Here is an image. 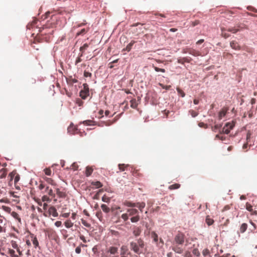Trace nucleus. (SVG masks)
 <instances>
[{
	"label": "nucleus",
	"mask_w": 257,
	"mask_h": 257,
	"mask_svg": "<svg viewBox=\"0 0 257 257\" xmlns=\"http://www.w3.org/2000/svg\"><path fill=\"white\" fill-rule=\"evenodd\" d=\"M185 236L184 234L179 231L175 236L174 239L172 250L177 253H182L184 249L182 248V245L185 241Z\"/></svg>",
	"instance_id": "f257e3e1"
},
{
	"label": "nucleus",
	"mask_w": 257,
	"mask_h": 257,
	"mask_svg": "<svg viewBox=\"0 0 257 257\" xmlns=\"http://www.w3.org/2000/svg\"><path fill=\"white\" fill-rule=\"evenodd\" d=\"M144 246V241L141 238L137 239L136 241H132L130 243V248L131 250L138 254L142 252V249L143 248Z\"/></svg>",
	"instance_id": "f03ea898"
},
{
	"label": "nucleus",
	"mask_w": 257,
	"mask_h": 257,
	"mask_svg": "<svg viewBox=\"0 0 257 257\" xmlns=\"http://www.w3.org/2000/svg\"><path fill=\"white\" fill-rule=\"evenodd\" d=\"M83 89L80 92V96L83 99H85L89 94V87L87 83L83 84Z\"/></svg>",
	"instance_id": "7ed1b4c3"
},
{
	"label": "nucleus",
	"mask_w": 257,
	"mask_h": 257,
	"mask_svg": "<svg viewBox=\"0 0 257 257\" xmlns=\"http://www.w3.org/2000/svg\"><path fill=\"white\" fill-rule=\"evenodd\" d=\"M57 195L59 198H64L66 196V190L63 188H58L57 186L54 187Z\"/></svg>",
	"instance_id": "20e7f679"
},
{
	"label": "nucleus",
	"mask_w": 257,
	"mask_h": 257,
	"mask_svg": "<svg viewBox=\"0 0 257 257\" xmlns=\"http://www.w3.org/2000/svg\"><path fill=\"white\" fill-rule=\"evenodd\" d=\"M50 26L48 25H44L42 28H39V32L42 33V35H46L47 34H52L53 32V30H51L50 31H46V32H43L45 30H46L47 28H49Z\"/></svg>",
	"instance_id": "39448f33"
},
{
	"label": "nucleus",
	"mask_w": 257,
	"mask_h": 257,
	"mask_svg": "<svg viewBox=\"0 0 257 257\" xmlns=\"http://www.w3.org/2000/svg\"><path fill=\"white\" fill-rule=\"evenodd\" d=\"M230 46L232 49L235 50H239L241 49L240 46L235 41H232L230 42Z\"/></svg>",
	"instance_id": "423d86ee"
},
{
	"label": "nucleus",
	"mask_w": 257,
	"mask_h": 257,
	"mask_svg": "<svg viewBox=\"0 0 257 257\" xmlns=\"http://www.w3.org/2000/svg\"><path fill=\"white\" fill-rule=\"evenodd\" d=\"M128 248L126 245H123L120 247V255H125V254H131L130 252L127 253Z\"/></svg>",
	"instance_id": "0eeeda50"
},
{
	"label": "nucleus",
	"mask_w": 257,
	"mask_h": 257,
	"mask_svg": "<svg viewBox=\"0 0 257 257\" xmlns=\"http://www.w3.org/2000/svg\"><path fill=\"white\" fill-rule=\"evenodd\" d=\"M67 130L68 132L70 134H74L75 133V131H77V128L72 123L68 126Z\"/></svg>",
	"instance_id": "6e6552de"
},
{
	"label": "nucleus",
	"mask_w": 257,
	"mask_h": 257,
	"mask_svg": "<svg viewBox=\"0 0 257 257\" xmlns=\"http://www.w3.org/2000/svg\"><path fill=\"white\" fill-rule=\"evenodd\" d=\"M48 212L50 215L54 217H57L58 215L56 208L53 206H51L49 208Z\"/></svg>",
	"instance_id": "1a4fd4ad"
},
{
	"label": "nucleus",
	"mask_w": 257,
	"mask_h": 257,
	"mask_svg": "<svg viewBox=\"0 0 257 257\" xmlns=\"http://www.w3.org/2000/svg\"><path fill=\"white\" fill-rule=\"evenodd\" d=\"M11 245L12 247L14 248H15L17 249V252L19 253L20 255H21L22 254V251L20 250V249L19 248L18 246V244L17 243L16 241L14 240H12L11 242Z\"/></svg>",
	"instance_id": "9d476101"
},
{
	"label": "nucleus",
	"mask_w": 257,
	"mask_h": 257,
	"mask_svg": "<svg viewBox=\"0 0 257 257\" xmlns=\"http://www.w3.org/2000/svg\"><path fill=\"white\" fill-rule=\"evenodd\" d=\"M31 238H32V241L33 242V243L34 245V247L36 248L37 247L39 246V242L37 240V238L36 236L34 235L33 234H30Z\"/></svg>",
	"instance_id": "9b49d317"
},
{
	"label": "nucleus",
	"mask_w": 257,
	"mask_h": 257,
	"mask_svg": "<svg viewBox=\"0 0 257 257\" xmlns=\"http://www.w3.org/2000/svg\"><path fill=\"white\" fill-rule=\"evenodd\" d=\"M38 22V20L37 19L34 20L30 24H29L27 27L29 29H33L34 28H37V24Z\"/></svg>",
	"instance_id": "f8f14e48"
},
{
	"label": "nucleus",
	"mask_w": 257,
	"mask_h": 257,
	"mask_svg": "<svg viewBox=\"0 0 257 257\" xmlns=\"http://www.w3.org/2000/svg\"><path fill=\"white\" fill-rule=\"evenodd\" d=\"M127 212L128 213V216H135L138 214V211L136 209H128Z\"/></svg>",
	"instance_id": "ddd939ff"
},
{
	"label": "nucleus",
	"mask_w": 257,
	"mask_h": 257,
	"mask_svg": "<svg viewBox=\"0 0 257 257\" xmlns=\"http://www.w3.org/2000/svg\"><path fill=\"white\" fill-rule=\"evenodd\" d=\"M227 111V110L226 108H222L218 114V117L219 119H221L222 117H223L226 115Z\"/></svg>",
	"instance_id": "4468645a"
},
{
	"label": "nucleus",
	"mask_w": 257,
	"mask_h": 257,
	"mask_svg": "<svg viewBox=\"0 0 257 257\" xmlns=\"http://www.w3.org/2000/svg\"><path fill=\"white\" fill-rule=\"evenodd\" d=\"M141 231L142 230L139 227H135L133 230V234L135 236H138L140 235Z\"/></svg>",
	"instance_id": "2eb2a0df"
},
{
	"label": "nucleus",
	"mask_w": 257,
	"mask_h": 257,
	"mask_svg": "<svg viewBox=\"0 0 257 257\" xmlns=\"http://www.w3.org/2000/svg\"><path fill=\"white\" fill-rule=\"evenodd\" d=\"M132 175L136 177H141L143 176V175L141 174L138 170L134 169L132 171Z\"/></svg>",
	"instance_id": "dca6fc26"
},
{
	"label": "nucleus",
	"mask_w": 257,
	"mask_h": 257,
	"mask_svg": "<svg viewBox=\"0 0 257 257\" xmlns=\"http://www.w3.org/2000/svg\"><path fill=\"white\" fill-rule=\"evenodd\" d=\"M93 171V169L91 167H87L85 171V175L86 176H89L91 175Z\"/></svg>",
	"instance_id": "f3484780"
},
{
	"label": "nucleus",
	"mask_w": 257,
	"mask_h": 257,
	"mask_svg": "<svg viewBox=\"0 0 257 257\" xmlns=\"http://www.w3.org/2000/svg\"><path fill=\"white\" fill-rule=\"evenodd\" d=\"M136 43L135 41H132L125 47V48L123 49V51H127V52L130 51L131 50L132 46Z\"/></svg>",
	"instance_id": "a211bd4d"
},
{
	"label": "nucleus",
	"mask_w": 257,
	"mask_h": 257,
	"mask_svg": "<svg viewBox=\"0 0 257 257\" xmlns=\"http://www.w3.org/2000/svg\"><path fill=\"white\" fill-rule=\"evenodd\" d=\"M146 204L145 202H138L137 203L136 207H138L141 212H143V209L145 207Z\"/></svg>",
	"instance_id": "6ab92c4d"
},
{
	"label": "nucleus",
	"mask_w": 257,
	"mask_h": 257,
	"mask_svg": "<svg viewBox=\"0 0 257 257\" xmlns=\"http://www.w3.org/2000/svg\"><path fill=\"white\" fill-rule=\"evenodd\" d=\"M45 179L48 183H49L55 187H56L57 186V184H56L55 181L51 178L46 177L45 178Z\"/></svg>",
	"instance_id": "aec40b11"
},
{
	"label": "nucleus",
	"mask_w": 257,
	"mask_h": 257,
	"mask_svg": "<svg viewBox=\"0 0 257 257\" xmlns=\"http://www.w3.org/2000/svg\"><path fill=\"white\" fill-rule=\"evenodd\" d=\"M131 107L133 108H137L138 106V103L136 99H133L130 101Z\"/></svg>",
	"instance_id": "412c9836"
},
{
	"label": "nucleus",
	"mask_w": 257,
	"mask_h": 257,
	"mask_svg": "<svg viewBox=\"0 0 257 257\" xmlns=\"http://www.w3.org/2000/svg\"><path fill=\"white\" fill-rule=\"evenodd\" d=\"M91 184V185L95 186L96 188H99L102 186L101 183L99 181H93Z\"/></svg>",
	"instance_id": "4be33fe9"
},
{
	"label": "nucleus",
	"mask_w": 257,
	"mask_h": 257,
	"mask_svg": "<svg viewBox=\"0 0 257 257\" xmlns=\"http://www.w3.org/2000/svg\"><path fill=\"white\" fill-rule=\"evenodd\" d=\"M88 46H89L88 44L85 43L80 48V51L81 52L80 56H82L84 51L87 49V48L88 47Z\"/></svg>",
	"instance_id": "5701e85b"
},
{
	"label": "nucleus",
	"mask_w": 257,
	"mask_h": 257,
	"mask_svg": "<svg viewBox=\"0 0 257 257\" xmlns=\"http://www.w3.org/2000/svg\"><path fill=\"white\" fill-rule=\"evenodd\" d=\"M221 35L224 38H227L229 37L230 35L225 32L226 29L224 28H221Z\"/></svg>",
	"instance_id": "b1692460"
},
{
	"label": "nucleus",
	"mask_w": 257,
	"mask_h": 257,
	"mask_svg": "<svg viewBox=\"0 0 257 257\" xmlns=\"http://www.w3.org/2000/svg\"><path fill=\"white\" fill-rule=\"evenodd\" d=\"M64 225L65 226V227L67 228H69L73 226V223L71 222V221L70 220H67L65 223H64Z\"/></svg>",
	"instance_id": "393cba45"
},
{
	"label": "nucleus",
	"mask_w": 257,
	"mask_h": 257,
	"mask_svg": "<svg viewBox=\"0 0 257 257\" xmlns=\"http://www.w3.org/2000/svg\"><path fill=\"white\" fill-rule=\"evenodd\" d=\"M7 174L6 169H3L0 171V179L5 178Z\"/></svg>",
	"instance_id": "a878e982"
},
{
	"label": "nucleus",
	"mask_w": 257,
	"mask_h": 257,
	"mask_svg": "<svg viewBox=\"0 0 257 257\" xmlns=\"http://www.w3.org/2000/svg\"><path fill=\"white\" fill-rule=\"evenodd\" d=\"M247 228V224H246L245 223H242L240 227V232H241V233L244 232L246 231Z\"/></svg>",
	"instance_id": "bb28decb"
},
{
	"label": "nucleus",
	"mask_w": 257,
	"mask_h": 257,
	"mask_svg": "<svg viewBox=\"0 0 257 257\" xmlns=\"http://www.w3.org/2000/svg\"><path fill=\"white\" fill-rule=\"evenodd\" d=\"M16 174V171H13V172H11L8 178L10 179V183L14 179L15 177V175Z\"/></svg>",
	"instance_id": "cd10ccee"
},
{
	"label": "nucleus",
	"mask_w": 257,
	"mask_h": 257,
	"mask_svg": "<svg viewBox=\"0 0 257 257\" xmlns=\"http://www.w3.org/2000/svg\"><path fill=\"white\" fill-rule=\"evenodd\" d=\"M206 222L208 225H211L213 224L214 220L211 218L209 216H207L206 218Z\"/></svg>",
	"instance_id": "c85d7f7f"
},
{
	"label": "nucleus",
	"mask_w": 257,
	"mask_h": 257,
	"mask_svg": "<svg viewBox=\"0 0 257 257\" xmlns=\"http://www.w3.org/2000/svg\"><path fill=\"white\" fill-rule=\"evenodd\" d=\"M180 187V184L176 183L171 185H170L169 186V189L170 190H174V189H177L179 188Z\"/></svg>",
	"instance_id": "c756f323"
},
{
	"label": "nucleus",
	"mask_w": 257,
	"mask_h": 257,
	"mask_svg": "<svg viewBox=\"0 0 257 257\" xmlns=\"http://www.w3.org/2000/svg\"><path fill=\"white\" fill-rule=\"evenodd\" d=\"M124 205L127 207H136L137 203H132V202H131L129 201H125V202H124Z\"/></svg>",
	"instance_id": "7c9ffc66"
},
{
	"label": "nucleus",
	"mask_w": 257,
	"mask_h": 257,
	"mask_svg": "<svg viewBox=\"0 0 257 257\" xmlns=\"http://www.w3.org/2000/svg\"><path fill=\"white\" fill-rule=\"evenodd\" d=\"M128 166V165H125L124 164H119L118 165V168L120 171H123Z\"/></svg>",
	"instance_id": "2f4dec72"
},
{
	"label": "nucleus",
	"mask_w": 257,
	"mask_h": 257,
	"mask_svg": "<svg viewBox=\"0 0 257 257\" xmlns=\"http://www.w3.org/2000/svg\"><path fill=\"white\" fill-rule=\"evenodd\" d=\"M108 251L111 254H115L117 251V248L116 247L111 246L109 248Z\"/></svg>",
	"instance_id": "473e14b6"
},
{
	"label": "nucleus",
	"mask_w": 257,
	"mask_h": 257,
	"mask_svg": "<svg viewBox=\"0 0 257 257\" xmlns=\"http://www.w3.org/2000/svg\"><path fill=\"white\" fill-rule=\"evenodd\" d=\"M140 219V216L137 214L131 218V220L132 222H137L139 221Z\"/></svg>",
	"instance_id": "72a5a7b5"
},
{
	"label": "nucleus",
	"mask_w": 257,
	"mask_h": 257,
	"mask_svg": "<svg viewBox=\"0 0 257 257\" xmlns=\"http://www.w3.org/2000/svg\"><path fill=\"white\" fill-rule=\"evenodd\" d=\"M227 31L228 32H231L233 34H235L237 32H239V29H237V28H236L235 27H233V28H229L228 30H227Z\"/></svg>",
	"instance_id": "f704fd0d"
},
{
	"label": "nucleus",
	"mask_w": 257,
	"mask_h": 257,
	"mask_svg": "<svg viewBox=\"0 0 257 257\" xmlns=\"http://www.w3.org/2000/svg\"><path fill=\"white\" fill-rule=\"evenodd\" d=\"M89 30V29H82L80 31L78 32L76 36H79V35H83L85 33H86Z\"/></svg>",
	"instance_id": "c9c22d12"
},
{
	"label": "nucleus",
	"mask_w": 257,
	"mask_h": 257,
	"mask_svg": "<svg viewBox=\"0 0 257 257\" xmlns=\"http://www.w3.org/2000/svg\"><path fill=\"white\" fill-rule=\"evenodd\" d=\"M101 208L102 210H103V211H104L106 213H108L110 211L109 208L105 204H102L101 205Z\"/></svg>",
	"instance_id": "e433bc0d"
},
{
	"label": "nucleus",
	"mask_w": 257,
	"mask_h": 257,
	"mask_svg": "<svg viewBox=\"0 0 257 257\" xmlns=\"http://www.w3.org/2000/svg\"><path fill=\"white\" fill-rule=\"evenodd\" d=\"M82 224L86 227L89 228L91 226L90 224L84 219H81Z\"/></svg>",
	"instance_id": "4c0bfd02"
},
{
	"label": "nucleus",
	"mask_w": 257,
	"mask_h": 257,
	"mask_svg": "<svg viewBox=\"0 0 257 257\" xmlns=\"http://www.w3.org/2000/svg\"><path fill=\"white\" fill-rule=\"evenodd\" d=\"M189 113L193 117H195L198 115V112L195 111L194 110L191 109L189 111Z\"/></svg>",
	"instance_id": "58836bf2"
},
{
	"label": "nucleus",
	"mask_w": 257,
	"mask_h": 257,
	"mask_svg": "<svg viewBox=\"0 0 257 257\" xmlns=\"http://www.w3.org/2000/svg\"><path fill=\"white\" fill-rule=\"evenodd\" d=\"M185 62H189V61L187 58H183L178 59V62L179 63L183 64Z\"/></svg>",
	"instance_id": "ea45409f"
},
{
	"label": "nucleus",
	"mask_w": 257,
	"mask_h": 257,
	"mask_svg": "<svg viewBox=\"0 0 257 257\" xmlns=\"http://www.w3.org/2000/svg\"><path fill=\"white\" fill-rule=\"evenodd\" d=\"M233 13L231 11H226L224 13L225 17L229 19V17H231Z\"/></svg>",
	"instance_id": "a19ab883"
},
{
	"label": "nucleus",
	"mask_w": 257,
	"mask_h": 257,
	"mask_svg": "<svg viewBox=\"0 0 257 257\" xmlns=\"http://www.w3.org/2000/svg\"><path fill=\"white\" fill-rule=\"evenodd\" d=\"M230 131V130L229 129L228 127H226V125L225 124V125L222 128V132L223 133L228 134L229 133Z\"/></svg>",
	"instance_id": "79ce46f5"
},
{
	"label": "nucleus",
	"mask_w": 257,
	"mask_h": 257,
	"mask_svg": "<svg viewBox=\"0 0 257 257\" xmlns=\"http://www.w3.org/2000/svg\"><path fill=\"white\" fill-rule=\"evenodd\" d=\"M192 253L194 255H195L196 256H199L200 254L198 249L197 248H194L193 249Z\"/></svg>",
	"instance_id": "37998d69"
},
{
	"label": "nucleus",
	"mask_w": 257,
	"mask_h": 257,
	"mask_svg": "<svg viewBox=\"0 0 257 257\" xmlns=\"http://www.w3.org/2000/svg\"><path fill=\"white\" fill-rule=\"evenodd\" d=\"M44 171L46 175L51 176L52 172L50 168L45 169Z\"/></svg>",
	"instance_id": "c03bdc74"
},
{
	"label": "nucleus",
	"mask_w": 257,
	"mask_h": 257,
	"mask_svg": "<svg viewBox=\"0 0 257 257\" xmlns=\"http://www.w3.org/2000/svg\"><path fill=\"white\" fill-rule=\"evenodd\" d=\"M154 69H155V70L156 71V72H163V73H164L166 72V70L165 69H163V68H159L156 66H153Z\"/></svg>",
	"instance_id": "a18cd8bd"
},
{
	"label": "nucleus",
	"mask_w": 257,
	"mask_h": 257,
	"mask_svg": "<svg viewBox=\"0 0 257 257\" xmlns=\"http://www.w3.org/2000/svg\"><path fill=\"white\" fill-rule=\"evenodd\" d=\"M246 209L250 212L252 211V206L248 203H246Z\"/></svg>",
	"instance_id": "49530a36"
},
{
	"label": "nucleus",
	"mask_w": 257,
	"mask_h": 257,
	"mask_svg": "<svg viewBox=\"0 0 257 257\" xmlns=\"http://www.w3.org/2000/svg\"><path fill=\"white\" fill-rule=\"evenodd\" d=\"M177 90L178 94H180L181 96V97H184L185 96V94L182 90H181L179 88H177Z\"/></svg>",
	"instance_id": "de8ad7c7"
},
{
	"label": "nucleus",
	"mask_w": 257,
	"mask_h": 257,
	"mask_svg": "<svg viewBox=\"0 0 257 257\" xmlns=\"http://www.w3.org/2000/svg\"><path fill=\"white\" fill-rule=\"evenodd\" d=\"M152 237L153 238L155 242H157L158 241V235L155 232L152 233Z\"/></svg>",
	"instance_id": "09e8293b"
},
{
	"label": "nucleus",
	"mask_w": 257,
	"mask_h": 257,
	"mask_svg": "<svg viewBox=\"0 0 257 257\" xmlns=\"http://www.w3.org/2000/svg\"><path fill=\"white\" fill-rule=\"evenodd\" d=\"M226 127H228V128L229 129H230V130H232L233 128V127H234V123H233V122L232 121L231 123L230 122H227L226 124Z\"/></svg>",
	"instance_id": "8fccbe9b"
},
{
	"label": "nucleus",
	"mask_w": 257,
	"mask_h": 257,
	"mask_svg": "<svg viewBox=\"0 0 257 257\" xmlns=\"http://www.w3.org/2000/svg\"><path fill=\"white\" fill-rule=\"evenodd\" d=\"M12 215L14 218L18 219L19 221V222L21 221V218H20L19 215L17 213L15 212H13Z\"/></svg>",
	"instance_id": "3c124183"
},
{
	"label": "nucleus",
	"mask_w": 257,
	"mask_h": 257,
	"mask_svg": "<svg viewBox=\"0 0 257 257\" xmlns=\"http://www.w3.org/2000/svg\"><path fill=\"white\" fill-rule=\"evenodd\" d=\"M121 218L124 220V221H126L128 219V214L127 213H123L121 215Z\"/></svg>",
	"instance_id": "603ef678"
},
{
	"label": "nucleus",
	"mask_w": 257,
	"mask_h": 257,
	"mask_svg": "<svg viewBox=\"0 0 257 257\" xmlns=\"http://www.w3.org/2000/svg\"><path fill=\"white\" fill-rule=\"evenodd\" d=\"M188 52L190 54H192V55H194V56L199 55V52L196 51H195L194 50H190Z\"/></svg>",
	"instance_id": "864d4df0"
},
{
	"label": "nucleus",
	"mask_w": 257,
	"mask_h": 257,
	"mask_svg": "<svg viewBox=\"0 0 257 257\" xmlns=\"http://www.w3.org/2000/svg\"><path fill=\"white\" fill-rule=\"evenodd\" d=\"M47 193L50 196L55 197V194L53 192V190L52 189H50Z\"/></svg>",
	"instance_id": "5fc2aeb1"
},
{
	"label": "nucleus",
	"mask_w": 257,
	"mask_h": 257,
	"mask_svg": "<svg viewBox=\"0 0 257 257\" xmlns=\"http://www.w3.org/2000/svg\"><path fill=\"white\" fill-rule=\"evenodd\" d=\"M20 180V176L16 172V174L15 175V177L14 178V183L16 184Z\"/></svg>",
	"instance_id": "6e6d98bb"
},
{
	"label": "nucleus",
	"mask_w": 257,
	"mask_h": 257,
	"mask_svg": "<svg viewBox=\"0 0 257 257\" xmlns=\"http://www.w3.org/2000/svg\"><path fill=\"white\" fill-rule=\"evenodd\" d=\"M9 253L10 254V255L12 256H14V257H19L18 255H16L15 253V251L13 249H10L9 250Z\"/></svg>",
	"instance_id": "4d7b16f0"
},
{
	"label": "nucleus",
	"mask_w": 257,
	"mask_h": 257,
	"mask_svg": "<svg viewBox=\"0 0 257 257\" xmlns=\"http://www.w3.org/2000/svg\"><path fill=\"white\" fill-rule=\"evenodd\" d=\"M215 139H219V140H221L222 141L223 140H224L225 138L223 136H221L220 135H216L215 136Z\"/></svg>",
	"instance_id": "13d9d810"
},
{
	"label": "nucleus",
	"mask_w": 257,
	"mask_h": 257,
	"mask_svg": "<svg viewBox=\"0 0 257 257\" xmlns=\"http://www.w3.org/2000/svg\"><path fill=\"white\" fill-rule=\"evenodd\" d=\"M91 75H92L91 73L89 72H87L86 71H85L84 72V76L85 77H91Z\"/></svg>",
	"instance_id": "bf43d9fd"
},
{
	"label": "nucleus",
	"mask_w": 257,
	"mask_h": 257,
	"mask_svg": "<svg viewBox=\"0 0 257 257\" xmlns=\"http://www.w3.org/2000/svg\"><path fill=\"white\" fill-rule=\"evenodd\" d=\"M76 102L79 106L82 105L83 103V102L79 98L76 100Z\"/></svg>",
	"instance_id": "052dcab7"
},
{
	"label": "nucleus",
	"mask_w": 257,
	"mask_h": 257,
	"mask_svg": "<svg viewBox=\"0 0 257 257\" xmlns=\"http://www.w3.org/2000/svg\"><path fill=\"white\" fill-rule=\"evenodd\" d=\"M71 167H72V169H74V170H77V169L78 168V166L76 163H73Z\"/></svg>",
	"instance_id": "680f3d73"
},
{
	"label": "nucleus",
	"mask_w": 257,
	"mask_h": 257,
	"mask_svg": "<svg viewBox=\"0 0 257 257\" xmlns=\"http://www.w3.org/2000/svg\"><path fill=\"white\" fill-rule=\"evenodd\" d=\"M102 200L103 202H108L109 201V198L105 196H103L102 198Z\"/></svg>",
	"instance_id": "e2e57ef3"
},
{
	"label": "nucleus",
	"mask_w": 257,
	"mask_h": 257,
	"mask_svg": "<svg viewBox=\"0 0 257 257\" xmlns=\"http://www.w3.org/2000/svg\"><path fill=\"white\" fill-rule=\"evenodd\" d=\"M200 23V22L199 20H195V21L194 22H192L191 23V25L193 27H194L197 25H198Z\"/></svg>",
	"instance_id": "0e129e2a"
},
{
	"label": "nucleus",
	"mask_w": 257,
	"mask_h": 257,
	"mask_svg": "<svg viewBox=\"0 0 257 257\" xmlns=\"http://www.w3.org/2000/svg\"><path fill=\"white\" fill-rule=\"evenodd\" d=\"M81 56H80V55L79 57H78L76 59V61H75V65H77L78 63H79V62L82 61V59H81Z\"/></svg>",
	"instance_id": "69168bd1"
},
{
	"label": "nucleus",
	"mask_w": 257,
	"mask_h": 257,
	"mask_svg": "<svg viewBox=\"0 0 257 257\" xmlns=\"http://www.w3.org/2000/svg\"><path fill=\"white\" fill-rule=\"evenodd\" d=\"M55 225L57 226V227H60L62 225V222L61 221H57L56 222H55Z\"/></svg>",
	"instance_id": "338daca9"
},
{
	"label": "nucleus",
	"mask_w": 257,
	"mask_h": 257,
	"mask_svg": "<svg viewBox=\"0 0 257 257\" xmlns=\"http://www.w3.org/2000/svg\"><path fill=\"white\" fill-rule=\"evenodd\" d=\"M184 256L185 257H192V255L189 251H186Z\"/></svg>",
	"instance_id": "774afa93"
}]
</instances>
